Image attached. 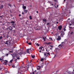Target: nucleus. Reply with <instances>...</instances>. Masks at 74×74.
Instances as JSON below:
<instances>
[{"mask_svg":"<svg viewBox=\"0 0 74 74\" xmlns=\"http://www.w3.org/2000/svg\"><path fill=\"white\" fill-rule=\"evenodd\" d=\"M11 23L12 24H11V26H10V27H11V29H10V30H12V29L13 28H12V27H15V22L14 21H11Z\"/></svg>","mask_w":74,"mask_h":74,"instance_id":"nucleus-1","label":"nucleus"},{"mask_svg":"<svg viewBox=\"0 0 74 74\" xmlns=\"http://www.w3.org/2000/svg\"><path fill=\"white\" fill-rule=\"evenodd\" d=\"M62 44L59 45V48H61V47L62 48V47L65 44V42H63L61 43Z\"/></svg>","mask_w":74,"mask_h":74,"instance_id":"nucleus-2","label":"nucleus"},{"mask_svg":"<svg viewBox=\"0 0 74 74\" xmlns=\"http://www.w3.org/2000/svg\"><path fill=\"white\" fill-rule=\"evenodd\" d=\"M52 44V42H45L44 43V44H46L47 45H49L50 44Z\"/></svg>","mask_w":74,"mask_h":74,"instance_id":"nucleus-3","label":"nucleus"},{"mask_svg":"<svg viewBox=\"0 0 74 74\" xmlns=\"http://www.w3.org/2000/svg\"><path fill=\"white\" fill-rule=\"evenodd\" d=\"M57 40H58V41H60L61 40V37L60 36H58V38H57Z\"/></svg>","mask_w":74,"mask_h":74,"instance_id":"nucleus-4","label":"nucleus"},{"mask_svg":"<svg viewBox=\"0 0 74 74\" xmlns=\"http://www.w3.org/2000/svg\"><path fill=\"white\" fill-rule=\"evenodd\" d=\"M67 73L69 74H74V73L73 72H71L70 71H68Z\"/></svg>","mask_w":74,"mask_h":74,"instance_id":"nucleus-5","label":"nucleus"},{"mask_svg":"<svg viewBox=\"0 0 74 74\" xmlns=\"http://www.w3.org/2000/svg\"><path fill=\"white\" fill-rule=\"evenodd\" d=\"M62 28V26H60L58 27V29H59L60 30H61Z\"/></svg>","mask_w":74,"mask_h":74,"instance_id":"nucleus-6","label":"nucleus"},{"mask_svg":"<svg viewBox=\"0 0 74 74\" xmlns=\"http://www.w3.org/2000/svg\"><path fill=\"white\" fill-rule=\"evenodd\" d=\"M39 49L41 50L42 51H44V47H41L39 48Z\"/></svg>","mask_w":74,"mask_h":74,"instance_id":"nucleus-7","label":"nucleus"},{"mask_svg":"<svg viewBox=\"0 0 74 74\" xmlns=\"http://www.w3.org/2000/svg\"><path fill=\"white\" fill-rule=\"evenodd\" d=\"M31 50L32 49V48L31 49H27V53H29V50Z\"/></svg>","mask_w":74,"mask_h":74,"instance_id":"nucleus-8","label":"nucleus"},{"mask_svg":"<svg viewBox=\"0 0 74 74\" xmlns=\"http://www.w3.org/2000/svg\"><path fill=\"white\" fill-rule=\"evenodd\" d=\"M23 9L24 10H25V9H26V6H23L24 5H23Z\"/></svg>","mask_w":74,"mask_h":74,"instance_id":"nucleus-9","label":"nucleus"},{"mask_svg":"<svg viewBox=\"0 0 74 74\" xmlns=\"http://www.w3.org/2000/svg\"><path fill=\"white\" fill-rule=\"evenodd\" d=\"M16 56L17 59H18V60H19V59H20V58H19V56H18L16 55Z\"/></svg>","mask_w":74,"mask_h":74,"instance_id":"nucleus-10","label":"nucleus"},{"mask_svg":"<svg viewBox=\"0 0 74 74\" xmlns=\"http://www.w3.org/2000/svg\"><path fill=\"white\" fill-rule=\"evenodd\" d=\"M3 8V5H0V9H2Z\"/></svg>","mask_w":74,"mask_h":74,"instance_id":"nucleus-11","label":"nucleus"},{"mask_svg":"<svg viewBox=\"0 0 74 74\" xmlns=\"http://www.w3.org/2000/svg\"><path fill=\"white\" fill-rule=\"evenodd\" d=\"M27 11H28L27 10H25V9L24 10V11L25 12V14H26V13H27Z\"/></svg>","mask_w":74,"mask_h":74,"instance_id":"nucleus-12","label":"nucleus"},{"mask_svg":"<svg viewBox=\"0 0 74 74\" xmlns=\"http://www.w3.org/2000/svg\"><path fill=\"white\" fill-rule=\"evenodd\" d=\"M8 63V61L7 60H5V62H4V63H5V64H7Z\"/></svg>","mask_w":74,"mask_h":74,"instance_id":"nucleus-13","label":"nucleus"},{"mask_svg":"<svg viewBox=\"0 0 74 74\" xmlns=\"http://www.w3.org/2000/svg\"><path fill=\"white\" fill-rule=\"evenodd\" d=\"M43 21L44 22H47V19H43Z\"/></svg>","mask_w":74,"mask_h":74,"instance_id":"nucleus-14","label":"nucleus"},{"mask_svg":"<svg viewBox=\"0 0 74 74\" xmlns=\"http://www.w3.org/2000/svg\"><path fill=\"white\" fill-rule=\"evenodd\" d=\"M32 58H33V59H34L35 57V56L34 55V56H33V55H32L31 56Z\"/></svg>","mask_w":74,"mask_h":74,"instance_id":"nucleus-15","label":"nucleus"},{"mask_svg":"<svg viewBox=\"0 0 74 74\" xmlns=\"http://www.w3.org/2000/svg\"><path fill=\"white\" fill-rule=\"evenodd\" d=\"M29 18L30 20L32 19V16H29Z\"/></svg>","mask_w":74,"mask_h":74,"instance_id":"nucleus-16","label":"nucleus"},{"mask_svg":"<svg viewBox=\"0 0 74 74\" xmlns=\"http://www.w3.org/2000/svg\"><path fill=\"white\" fill-rule=\"evenodd\" d=\"M3 60V58H2V57H1V58H0V61Z\"/></svg>","mask_w":74,"mask_h":74,"instance_id":"nucleus-17","label":"nucleus"},{"mask_svg":"<svg viewBox=\"0 0 74 74\" xmlns=\"http://www.w3.org/2000/svg\"><path fill=\"white\" fill-rule=\"evenodd\" d=\"M5 44H7V45H8V41H6V43H5Z\"/></svg>","mask_w":74,"mask_h":74,"instance_id":"nucleus-18","label":"nucleus"},{"mask_svg":"<svg viewBox=\"0 0 74 74\" xmlns=\"http://www.w3.org/2000/svg\"><path fill=\"white\" fill-rule=\"evenodd\" d=\"M73 32L72 31L70 33V34H71V35H73Z\"/></svg>","mask_w":74,"mask_h":74,"instance_id":"nucleus-19","label":"nucleus"},{"mask_svg":"<svg viewBox=\"0 0 74 74\" xmlns=\"http://www.w3.org/2000/svg\"><path fill=\"white\" fill-rule=\"evenodd\" d=\"M38 67H39V68H37V70H40V66H38Z\"/></svg>","mask_w":74,"mask_h":74,"instance_id":"nucleus-20","label":"nucleus"},{"mask_svg":"<svg viewBox=\"0 0 74 74\" xmlns=\"http://www.w3.org/2000/svg\"><path fill=\"white\" fill-rule=\"evenodd\" d=\"M12 61H13V60L12 59L10 61V63H12Z\"/></svg>","mask_w":74,"mask_h":74,"instance_id":"nucleus-21","label":"nucleus"},{"mask_svg":"<svg viewBox=\"0 0 74 74\" xmlns=\"http://www.w3.org/2000/svg\"><path fill=\"white\" fill-rule=\"evenodd\" d=\"M50 47H51V48H53V46H52V45H49Z\"/></svg>","mask_w":74,"mask_h":74,"instance_id":"nucleus-22","label":"nucleus"},{"mask_svg":"<svg viewBox=\"0 0 74 74\" xmlns=\"http://www.w3.org/2000/svg\"><path fill=\"white\" fill-rule=\"evenodd\" d=\"M40 61H43L44 60V59L43 58H42L40 60Z\"/></svg>","mask_w":74,"mask_h":74,"instance_id":"nucleus-23","label":"nucleus"},{"mask_svg":"<svg viewBox=\"0 0 74 74\" xmlns=\"http://www.w3.org/2000/svg\"><path fill=\"white\" fill-rule=\"evenodd\" d=\"M2 37H2V36H0V40H1V39H2Z\"/></svg>","mask_w":74,"mask_h":74,"instance_id":"nucleus-24","label":"nucleus"},{"mask_svg":"<svg viewBox=\"0 0 74 74\" xmlns=\"http://www.w3.org/2000/svg\"><path fill=\"white\" fill-rule=\"evenodd\" d=\"M9 7H11V5L10 4H9Z\"/></svg>","mask_w":74,"mask_h":74,"instance_id":"nucleus-25","label":"nucleus"},{"mask_svg":"<svg viewBox=\"0 0 74 74\" xmlns=\"http://www.w3.org/2000/svg\"><path fill=\"white\" fill-rule=\"evenodd\" d=\"M29 45H31L32 44L31 43V42H29L28 43Z\"/></svg>","mask_w":74,"mask_h":74,"instance_id":"nucleus-26","label":"nucleus"},{"mask_svg":"<svg viewBox=\"0 0 74 74\" xmlns=\"http://www.w3.org/2000/svg\"><path fill=\"white\" fill-rule=\"evenodd\" d=\"M8 54H5V56H8Z\"/></svg>","mask_w":74,"mask_h":74,"instance_id":"nucleus-27","label":"nucleus"},{"mask_svg":"<svg viewBox=\"0 0 74 74\" xmlns=\"http://www.w3.org/2000/svg\"><path fill=\"white\" fill-rule=\"evenodd\" d=\"M36 45H37L38 46H39V44H38V43H37V44H36Z\"/></svg>","mask_w":74,"mask_h":74,"instance_id":"nucleus-28","label":"nucleus"},{"mask_svg":"<svg viewBox=\"0 0 74 74\" xmlns=\"http://www.w3.org/2000/svg\"><path fill=\"white\" fill-rule=\"evenodd\" d=\"M47 55H50V54H49V53H47Z\"/></svg>","mask_w":74,"mask_h":74,"instance_id":"nucleus-29","label":"nucleus"},{"mask_svg":"<svg viewBox=\"0 0 74 74\" xmlns=\"http://www.w3.org/2000/svg\"><path fill=\"white\" fill-rule=\"evenodd\" d=\"M64 31H66V29H64Z\"/></svg>","mask_w":74,"mask_h":74,"instance_id":"nucleus-30","label":"nucleus"},{"mask_svg":"<svg viewBox=\"0 0 74 74\" xmlns=\"http://www.w3.org/2000/svg\"><path fill=\"white\" fill-rule=\"evenodd\" d=\"M12 67H13V68H15V66H12Z\"/></svg>","mask_w":74,"mask_h":74,"instance_id":"nucleus-31","label":"nucleus"},{"mask_svg":"<svg viewBox=\"0 0 74 74\" xmlns=\"http://www.w3.org/2000/svg\"><path fill=\"white\" fill-rule=\"evenodd\" d=\"M44 55H45V56H46V53H45L44 54Z\"/></svg>","mask_w":74,"mask_h":74,"instance_id":"nucleus-32","label":"nucleus"},{"mask_svg":"<svg viewBox=\"0 0 74 74\" xmlns=\"http://www.w3.org/2000/svg\"><path fill=\"white\" fill-rule=\"evenodd\" d=\"M47 25H49V23H47Z\"/></svg>","mask_w":74,"mask_h":74,"instance_id":"nucleus-33","label":"nucleus"},{"mask_svg":"<svg viewBox=\"0 0 74 74\" xmlns=\"http://www.w3.org/2000/svg\"><path fill=\"white\" fill-rule=\"evenodd\" d=\"M14 61H17V59H16Z\"/></svg>","mask_w":74,"mask_h":74,"instance_id":"nucleus-34","label":"nucleus"},{"mask_svg":"<svg viewBox=\"0 0 74 74\" xmlns=\"http://www.w3.org/2000/svg\"><path fill=\"white\" fill-rule=\"evenodd\" d=\"M10 53H12V51H10Z\"/></svg>","mask_w":74,"mask_h":74,"instance_id":"nucleus-35","label":"nucleus"},{"mask_svg":"<svg viewBox=\"0 0 74 74\" xmlns=\"http://www.w3.org/2000/svg\"><path fill=\"white\" fill-rule=\"evenodd\" d=\"M69 28H70V29H71H71H73V27H69Z\"/></svg>","mask_w":74,"mask_h":74,"instance_id":"nucleus-36","label":"nucleus"},{"mask_svg":"<svg viewBox=\"0 0 74 74\" xmlns=\"http://www.w3.org/2000/svg\"><path fill=\"white\" fill-rule=\"evenodd\" d=\"M50 40H52V38H49Z\"/></svg>","mask_w":74,"mask_h":74,"instance_id":"nucleus-37","label":"nucleus"},{"mask_svg":"<svg viewBox=\"0 0 74 74\" xmlns=\"http://www.w3.org/2000/svg\"><path fill=\"white\" fill-rule=\"evenodd\" d=\"M43 40H45V38H44V37H43Z\"/></svg>","mask_w":74,"mask_h":74,"instance_id":"nucleus-38","label":"nucleus"},{"mask_svg":"<svg viewBox=\"0 0 74 74\" xmlns=\"http://www.w3.org/2000/svg\"><path fill=\"white\" fill-rule=\"evenodd\" d=\"M59 6L58 5H57V7H56V8H58V6Z\"/></svg>","mask_w":74,"mask_h":74,"instance_id":"nucleus-39","label":"nucleus"},{"mask_svg":"<svg viewBox=\"0 0 74 74\" xmlns=\"http://www.w3.org/2000/svg\"><path fill=\"white\" fill-rule=\"evenodd\" d=\"M32 74H34V72H32Z\"/></svg>","mask_w":74,"mask_h":74,"instance_id":"nucleus-40","label":"nucleus"},{"mask_svg":"<svg viewBox=\"0 0 74 74\" xmlns=\"http://www.w3.org/2000/svg\"><path fill=\"white\" fill-rule=\"evenodd\" d=\"M54 1H57V0H54Z\"/></svg>","mask_w":74,"mask_h":74,"instance_id":"nucleus-41","label":"nucleus"},{"mask_svg":"<svg viewBox=\"0 0 74 74\" xmlns=\"http://www.w3.org/2000/svg\"><path fill=\"white\" fill-rule=\"evenodd\" d=\"M21 16V15L20 14L19 15V16Z\"/></svg>","mask_w":74,"mask_h":74,"instance_id":"nucleus-42","label":"nucleus"},{"mask_svg":"<svg viewBox=\"0 0 74 74\" xmlns=\"http://www.w3.org/2000/svg\"><path fill=\"white\" fill-rule=\"evenodd\" d=\"M22 14H24V13H23V12H22Z\"/></svg>","mask_w":74,"mask_h":74,"instance_id":"nucleus-43","label":"nucleus"},{"mask_svg":"<svg viewBox=\"0 0 74 74\" xmlns=\"http://www.w3.org/2000/svg\"><path fill=\"white\" fill-rule=\"evenodd\" d=\"M50 49H52V48H50Z\"/></svg>","mask_w":74,"mask_h":74,"instance_id":"nucleus-44","label":"nucleus"},{"mask_svg":"<svg viewBox=\"0 0 74 74\" xmlns=\"http://www.w3.org/2000/svg\"><path fill=\"white\" fill-rule=\"evenodd\" d=\"M35 72H37V71L35 70Z\"/></svg>","mask_w":74,"mask_h":74,"instance_id":"nucleus-45","label":"nucleus"},{"mask_svg":"<svg viewBox=\"0 0 74 74\" xmlns=\"http://www.w3.org/2000/svg\"><path fill=\"white\" fill-rule=\"evenodd\" d=\"M58 23H59V22H57V24H58Z\"/></svg>","mask_w":74,"mask_h":74,"instance_id":"nucleus-46","label":"nucleus"},{"mask_svg":"<svg viewBox=\"0 0 74 74\" xmlns=\"http://www.w3.org/2000/svg\"><path fill=\"white\" fill-rule=\"evenodd\" d=\"M36 12H37V13H38V11H37Z\"/></svg>","mask_w":74,"mask_h":74,"instance_id":"nucleus-47","label":"nucleus"},{"mask_svg":"<svg viewBox=\"0 0 74 74\" xmlns=\"http://www.w3.org/2000/svg\"><path fill=\"white\" fill-rule=\"evenodd\" d=\"M44 66V65H42V66H41V67H42V68L43 67L42 66Z\"/></svg>","mask_w":74,"mask_h":74,"instance_id":"nucleus-48","label":"nucleus"},{"mask_svg":"<svg viewBox=\"0 0 74 74\" xmlns=\"http://www.w3.org/2000/svg\"><path fill=\"white\" fill-rule=\"evenodd\" d=\"M62 34L61 33V36H62Z\"/></svg>","mask_w":74,"mask_h":74,"instance_id":"nucleus-49","label":"nucleus"},{"mask_svg":"<svg viewBox=\"0 0 74 74\" xmlns=\"http://www.w3.org/2000/svg\"><path fill=\"white\" fill-rule=\"evenodd\" d=\"M41 52V50H40V51H39V52Z\"/></svg>","mask_w":74,"mask_h":74,"instance_id":"nucleus-50","label":"nucleus"},{"mask_svg":"<svg viewBox=\"0 0 74 74\" xmlns=\"http://www.w3.org/2000/svg\"><path fill=\"white\" fill-rule=\"evenodd\" d=\"M44 41H45V39H44Z\"/></svg>","mask_w":74,"mask_h":74,"instance_id":"nucleus-51","label":"nucleus"},{"mask_svg":"<svg viewBox=\"0 0 74 74\" xmlns=\"http://www.w3.org/2000/svg\"><path fill=\"white\" fill-rule=\"evenodd\" d=\"M70 18H68V20H70Z\"/></svg>","mask_w":74,"mask_h":74,"instance_id":"nucleus-52","label":"nucleus"},{"mask_svg":"<svg viewBox=\"0 0 74 74\" xmlns=\"http://www.w3.org/2000/svg\"><path fill=\"white\" fill-rule=\"evenodd\" d=\"M46 51H48V50L47 49Z\"/></svg>","mask_w":74,"mask_h":74,"instance_id":"nucleus-53","label":"nucleus"},{"mask_svg":"<svg viewBox=\"0 0 74 74\" xmlns=\"http://www.w3.org/2000/svg\"><path fill=\"white\" fill-rule=\"evenodd\" d=\"M26 42H27V43H28V41H27Z\"/></svg>","mask_w":74,"mask_h":74,"instance_id":"nucleus-54","label":"nucleus"},{"mask_svg":"<svg viewBox=\"0 0 74 74\" xmlns=\"http://www.w3.org/2000/svg\"><path fill=\"white\" fill-rule=\"evenodd\" d=\"M70 26H71V24H70Z\"/></svg>","mask_w":74,"mask_h":74,"instance_id":"nucleus-55","label":"nucleus"},{"mask_svg":"<svg viewBox=\"0 0 74 74\" xmlns=\"http://www.w3.org/2000/svg\"><path fill=\"white\" fill-rule=\"evenodd\" d=\"M51 5H53V4H52Z\"/></svg>","mask_w":74,"mask_h":74,"instance_id":"nucleus-56","label":"nucleus"},{"mask_svg":"<svg viewBox=\"0 0 74 74\" xmlns=\"http://www.w3.org/2000/svg\"><path fill=\"white\" fill-rule=\"evenodd\" d=\"M30 7H32V5H30Z\"/></svg>","mask_w":74,"mask_h":74,"instance_id":"nucleus-57","label":"nucleus"},{"mask_svg":"<svg viewBox=\"0 0 74 74\" xmlns=\"http://www.w3.org/2000/svg\"><path fill=\"white\" fill-rule=\"evenodd\" d=\"M65 41H66V39L65 40Z\"/></svg>","mask_w":74,"mask_h":74,"instance_id":"nucleus-58","label":"nucleus"},{"mask_svg":"<svg viewBox=\"0 0 74 74\" xmlns=\"http://www.w3.org/2000/svg\"><path fill=\"white\" fill-rule=\"evenodd\" d=\"M24 63H23V64H24Z\"/></svg>","mask_w":74,"mask_h":74,"instance_id":"nucleus-59","label":"nucleus"},{"mask_svg":"<svg viewBox=\"0 0 74 74\" xmlns=\"http://www.w3.org/2000/svg\"><path fill=\"white\" fill-rule=\"evenodd\" d=\"M56 56V55H55V56Z\"/></svg>","mask_w":74,"mask_h":74,"instance_id":"nucleus-60","label":"nucleus"},{"mask_svg":"<svg viewBox=\"0 0 74 74\" xmlns=\"http://www.w3.org/2000/svg\"><path fill=\"white\" fill-rule=\"evenodd\" d=\"M66 1V0H64V1Z\"/></svg>","mask_w":74,"mask_h":74,"instance_id":"nucleus-61","label":"nucleus"},{"mask_svg":"<svg viewBox=\"0 0 74 74\" xmlns=\"http://www.w3.org/2000/svg\"><path fill=\"white\" fill-rule=\"evenodd\" d=\"M18 66V65H17V66Z\"/></svg>","mask_w":74,"mask_h":74,"instance_id":"nucleus-62","label":"nucleus"},{"mask_svg":"<svg viewBox=\"0 0 74 74\" xmlns=\"http://www.w3.org/2000/svg\"><path fill=\"white\" fill-rule=\"evenodd\" d=\"M30 62H32V60H31L30 61Z\"/></svg>","mask_w":74,"mask_h":74,"instance_id":"nucleus-63","label":"nucleus"},{"mask_svg":"<svg viewBox=\"0 0 74 74\" xmlns=\"http://www.w3.org/2000/svg\"><path fill=\"white\" fill-rule=\"evenodd\" d=\"M73 71H74V70H73Z\"/></svg>","mask_w":74,"mask_h":74,"instance_id":"nucleus-64","label":"nucleus"}]
</instances>
